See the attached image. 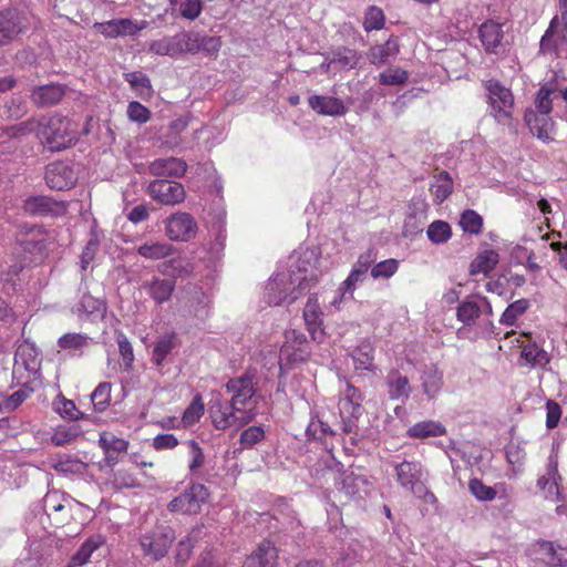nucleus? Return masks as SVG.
<instances>
[{
  "label": "nucleus",
  "mask_w": 567,
  "mask_h": 567,
  "mask_svg": "<svg viewBox=\"0 0 567 567\" xmlns=\"http://www.w3.org/2000/svg\"><path fill=\"white\" fill-rule=\"evenodd\" d=\"M318 265V248L293 251L288 258L287 270L278 271L268 279L262 301L267 306L291 305L318 282L321 275Z\"/></svg>",
  "instance_id": "f257e3e1"
},
{
  "label": "nucleus",
  "mask_w": 567,
  "mask_h": 567,
  "mask_svg": "<svg viewBox=\"0 0 567 567\" xmlns=\"http://www.w3.org/2000/svg\"><path fill=\"white\" fill-rule=\"evenodd\" d=\"M256 374L246 371L230 378L225 384L229 399H216L210 406L212 423L216 430H239L251 423L257 416Z\"/></svg>",
  "instance_id": "f03ea898"
},
{
  "label": "nucleus",
  "mask_w": 567,
  "mask_h": 567,
  "mask_svg": "<svg viewBox=\"0 0 567 567\" xmlns=\"http://www.w3.org/2000/svg\"><path fill=\"white\" fill-rule=\"evenodd\" d=\"M39 138L49 151L59 152L74 144L78 141V134L69 118L55 114L42 117Z\"/></svg>",
  "instance_id": "7ed1b4c3"
},
{
  "label": "nucleus",
  "mask_w": 567,
  "mask_h": 567,
  "mask_svg": "<svg viewBox=\"0 0 567 567\" xmlns=\"http://www.w3.org/2000/svg\"><path fill=\"white\" fill-rule=\"evenodd\" d=\"M213 290L208 285L188 282L178 299V311L188 318L207 319L212 313Z\"/></svg>",
  "instance_id": "20e7f679"
},
{
  "label": "nucleus",
  "mask_w": 567,
  "mask_h": 567,
  "mask_svg": "<svg viewBox=\"0 0 567 567\" xmlns=\"http://www.w3.org/2000/svg\"><path fill=\"white\" fill-rule=\"evenodd\" d=\"M493 308L489 300L481 295H472L458 302L456 319L464 327H480L483 331H491L493 327Z\"/></svg>",
  "instance_id": "39448f33"
},
{
  "label": "nucleus",
  "mask_w": 567,
  "mask_h": 567,
  "mask_svg": "<svg viewBox=\"0 0 567 567\" xmlns=\"http://www.w3.org/2000/svg\"><path fill=\"white\" fill-rule=\"evenodd\" d=\"M392 466L395 472L399 485L406 492L412 493L419 498L433 503L435 496L425 485V471L417 461H393Z\"/></svg>",
  "instance_id": "423d86ee"
},
{
  "label": "nucleus",
  "mask_w": 567,
  "mask_h": 567,
  "mask_svg": "<svg viewBox=\"0 0 567 567\" xmlns=\"http://www.w3.org/2000/svg\"><path fill=\"white\" fill-rule=\"evenodd\" d=\"M175 540V533L169 526L157 525L138 536L143 556L153 561L163 559Z\"/></svg>",
  "instance_id": "0eeeda50"
},
{
  "label": "nucleus",
  "mask_w": 567,
  "mask_h": 567,
  "mask_svg": "<svg viewBox=\"0 0 567 567\" xmlns=\"http://www.w3.org/2000/svg\"><path fill=\"white\" fill-rule=\"evenodd\" d=\"M486 90L489 114L498 124L509 126L513 121L514 111V96L511 90L497 81H488Z\"/></svg>",
  "instance_id": "6e6552de"
},
{
  "label": "nucleus",
  "mask_w": 567,
  "mask_h": 567,
  "mask_svg": "<svg viewBox=\"0 0 567 567\" xmlns=\"http://www.w3.org/2000/svg\"><path fill=\"white\" fill-rule=\"evenodd\" d=\"M560 16H555L539 42V53L558 56L567 34V0H559Z\"/></svg>",
  "instance_id": "1a4fd4ad"
},
{
  "label": "nucleus",
  "mask_w": 567,
  "mask_h": 567,
  "mask_svg": "<svg viewBox=\"0 0 567 567\" xmlns=\"http://www.w3.org/2000/svg\"><path fill=\"white\" fill-rule=\"evenodd\" d=\"M343 396L339 401V412L341 419V430L343 433H355L358 420L362 414V393L349 382L342 392Z\"/></svg>",
  "instance_id": "9d476101"
},
{
  "label": "nucleus",
  "mask_w": 567,
  "mask_h": 567,
  "mask_svg": "<svg viewBox=\"0 0 567 567\" xmlns=\"http://www.w3.org/2000/svg\"><path fill=\"white\" fill-rule=\"evenodd\" d=\"M310 355L307 337L297 330L285 332V341L279 352L280 369L292 363L302 362Z\"/></svg>",
  "instance_id": "9b49d317"
},
{
  "label": "nucleus",
  "mask_w": 567,
  "mask_h": 567,
  "mask_svg": "<svg viewBox=\"0 0 567 567\" xmlns=\"http://www.w3.org/2000/svg\"><path fill=\"white\" fill-rule=\"evenodd\" d=\"M208 496V489L203 484H193L182 494L173 498L168 503L167 509L171 513L187 515L197 514L199 513L202 505L207 501Z\"/></svg>",
  "instance_id": "f8f14e48"
},
{
  "label": "nucleus",
  "mask_w": 567,
  "mask_h": 567,
  "mask_svg": "<svg viewBox=\"0 0 567 567\" xmlns=\"http://www.w3.org/2000/svg\"><path fill=\"white\" fill-rule=\"evenodd\" d=\"M165 235L173 241H190L198 231L196 219L186 212H175L165 220Z\"/></svg>",
  "instance_id": "ddd939ff"
},
{
  "label": "nucleus",
  "mask_w": 567,
  "mask_h": 567,
  "mask_svg": "<svg viewBox=\"0 0 567 567\" xmlns=\"http://www.w3.org/2000/svg\"><path fill=\"white\" fill-rule=\"evenodd\" d=\"M561 447V443H554L551 453L548 457V465L546 474L537 480V486L542 492L545 499L550 502H558L561 498V492L558 486V482L561 481V476L558 473V452Z\"/></svg>",
  "instance_id": "4468645a"
},
{
  "label": "nucleus",
  "mask_w": 567,
  "mask_h": 567,
  "mask_svg": "<svg viewBox=\"0 0 567 567\" xmlns=\"http://www.w3.org/2000/svg\"><path fill=\"white\" fill-rule=\"evenodd\" d=\"M151 198L162 205L174 206L184 202L186 192L179 182L157 178L147 186Z\"/></svg>",
  "instance_id": "2eb2a0df"
},
{
  "label": "nucleus",
  "mask_w": 567,
  "mask_h": 567,
  "mask_svg": "<svg viewBox=\"0 0 567 567\" xmlns=\"http://www.w3.org/2000/svg\"><path fill=\"white\" fill-rule=\"evenodd\" d=\"M28 29V19L18 9L0 11V47L16 41Z\"/></svg>",
  "instance_id": "dca6fc26"
},
{
  "label": "nucleus",
  "mask_w": 567,
  "mask_h": 567,
  "mask_svg": "<svg viewBox=\"0 0 567 567\" xmlns=\"http://www.w3.org/2000/svg\"><path fill=\"white\" fill-rule=\"evenodd\" d=\"M146 20L133 21L128 18L112 19L110 21L95 23L94 28L105 38L115 39L118 37L136 35L147 27Z\"/></svg>",
  "instance_id": "f3484780"
},
{
  "label": "nucleus",
  "mask_w": 567,
  "mask_h": 567,
  "mask_svg": "<svg viewBox=\"0 0 567 567\" xmlns=\"http://www.w3.org/2000/svg\"><path fill=\"white\" fill-rule=\"evenodd\" d=\"M477 34L487 54H498L505 51V32L502 23L495 20H486L478 27Z\"/></svg>",
  "instance_id": "a211bd4d"
},
{
  "label": "nucleus",
  "mask_w": 567,
  "mask_h": 567,
  "mask_svg": "<svg viewBox=\"0 0 567 567\" xmlns=\"http://www.w3.org/2000/svg\"><path fill=\"white\" fill-rule=\"evenodd\" d=\"M45 183L49 188L55 190H68L72 188L78 176L72 166L64 162H54L47 166Z\"/></svg>",
  "instance_id": "6ab92c4d"
},
{
  "label": "nucleus",
  "mask_w": 567,
  "mask_h": 567,
  "mask_svg": "<svg viewBox=\"0 0 567 567\" xmlns=\"http://www.w3.org/2000/svg\"><path fill=\"white\" fill-rule=\"evenodd\" d=\"M323 318L317 293L310 295L303 309V320L315 341H321L324 336Z\"/></svg>",
  "instance_id": "aec40b11"
},
{
  "label": "nucleus",
  "mask_w": 567,
  "mask_h": 567,
  "mask_svg": "<svg viewBox=\"0 0 567 567\" xmlns=\"http://www.w3.org/2000/svg\"><path fill=\"white\" fill-rule=\"evenodd\" d=\"M384 386L390 400L400 401L402 403L409 400L412 392L409 378L402 374L398 369H391L386 373Z\"/></svg>",
  "instance_id": "412c9836"
},
{
  "label": "nucleus",
  "mask_w": 567,
  "mask_h": 567,
  "mask_svg": "<svg viewBox=\"0 0 567 567\" xmlns=\"http://www.w3.org/2000/svg\"><path fill=\"white\" fill-rule=\"evenodd\" d=\"M176 282L172 278H161L153 276L150 280H144L141 289L158 306L167 302L175 290Z\"/></svg>",
  "instance_id": "4be33fe9"
},
{
  "label": "nucleus",
  "mask_w": 567,
  "mask_h": 567,
  "mask_svg": "<svg viewBox=\"0 0 567 567\" xmlns=\"http://www.w3.org/2000/svg\"><path fill=\"white\" fill-rule=\"evenodd\" d=\"M65 209L62 202L44 195L30 196L23 202V210L31 216H54Z\"/></svg>",
  "instance_id": "5701e85b"
},
{
  "label": "nucleus",
  "mask_w": 567,
  "mask_h": 567,
  "mask_svg": "<svg viewBox=\"0 0 567 567\" xmlns=\"http://www.w3.org/2000/svg\"><path fill=\"white\" fill-rule=\"evenodd\" d=\"M99 446L104 453L105 464L113 468L118 463L120 455L126 453L128 441L123 437H117L112 433L104 432L100 434Z\"/></svg>",
  "instance_id": "b1692460"
},
{
  "label": "nucleus",
  "mask_w": 567,
  "mask_h": 567,
  "mask_svg": "<svg viewBox=\"0 0 567 567\" xmlns=\"http://www.w3.org/2000/svg\"><path fill=\"white\" fill-rule=\"evenodd\" d=\"M278 549L272 542L265 539L246 558L243 567H277Z\"/></svg>",
  "instance_id": "393cba45"
},
{
  "label": "nucleus",
  "mask_w": 567,
  "mask_h": 567,
  "mask_svg": "<svg viewBox=\"0 0 567 567\" xmlns=\"http://www.w3.org/2000/svg\"><path fill=\"white\" fill-rule=\"evenodd\" d=\"M309 106L324 116H342L348 112L344 102L334 96L313 94L308 99Z\"/></svg>",
  "instance_id": "a878e982"
},
{
  "label": "nucleus",
  "mask_w": 567,
  "mask_h": 567,
  "mask_svg": "<svg viewBox=\"0 0 567 567\" xmlns=\"http://www.w3.org/2000/svg\"><path fill=\"white\" fill-rule=\"evenodd\" d=\"M187 171V164L178 157L156 158L148 165V172L157 177H182Z\"/></svg>",
  "instance_id": "bb28decb"
},
{
  "label": "nucleus",
  "mask_w": 567,
  "mask_h": 567,
  "mask_svg": "<svg viewBox=\"0 0 567 567\" xmlns=\"http://www.w3.org/2000/svg\"><path fill=\"white\" fill-rule=\"evenodd\" d=\"M528 556L530 559L544 564L547 567L563 566L561 556L551 542L537 540L528 548Z\"/></svg>",
  "instance_id": "cd10ccee"
},
{
  "label": "nucleus",
  "mask_w": 567,
  "mask_h": 567,
  "mask_svg": "<svg viewBox=\"0 0 567 567\" xmlns=\"http://www.w3.org/2000/svg\"><path fill=\"white\" fill-rule=\"evenodd\" d=\"M106 539L101 534H93L89 536L78 548V550L71 556L65 567H82L86 565L92 555L100 549Z\"/></svg>",
  "instance_id": "c85d7f7f"
},
{
  "label": "nucleus",
  "mask_w": 567,
  "mask_h": 567,
  "mask_svg": "<svg viewBox=\"0 0 567 567\" xmlns=\"http://www.w3.org/2000/svg\"><path fill=\"white\" fill-rule=\"evenodd\" d=\"M65 95V86L59 83H50L37 86L31 92V101L39 107H45L59 103Z\"/></svg>",
  "instance_id": "c756f323"
},
{
  "label": "nucleus",
  "mask_w": 567,
  "mask_h": 567,
  "mask_svg": "<svg viewBox=\"0 0 567 567\" xmlns=\"http://www.w3.org/2000/svg\"><path fill=\"white\" fill-rule=\"evenodd\" d=\"M105 310V303L101 299L94 298L89 292H83L81 299L73 308V312L76 313L80 319L91 321L102 319Z\"/></svg>",
  "instance_id": "7c9ffc66"
},
{
  "label": "nucleus",
  "mask_w": 567,
  "mask_h": 567,
  "mask_svg": "<svg viewBox=\"0 0 567 567\" xmlns=\"http://www.w3.org/2000/svg\"><path fill=\"white\" fill-rule=\"evenodd\" d=\"M524 120L529 131L540 140L550 138V134L554 130V122L549 114L538 113L533 109H528L525 112Z\"/></svg>",
  "instance_id": "2f4dec72"
},
{
  "label": "nucleus",
  "mask_w": 567,
  "mask_h": 567,
  "mask_svg": "<svg viewBox=\"0 0 567 567\" xmlns=\"http://www.w3.org/2000/svg\"><path fill=\"white\" fill-rule=\"evenodd\" d=\"M23 270V264L20 260L11 259L0 266V281L7 293L16 292L21 287L20 274Z\"/></svg>",
  "instance_id": "473e14b6"
},
{
  "label": "nucleus",
  "mask_w": 567,
  "mask_h": 567,
  "mask_svg": "<svg viewBox=\"0 0 567 567\" xmlns=\"http://www.w3.org/2000/svg\"><path fill=\"white\" fill-rule=\"evenodd\" d=\"M423 393L429 400L436 398L443 385V373L434 365H425L420 377Z\"/></svg>",
  "instance_id": "72a5a7b5"
},
{
  "label": "nucleus",
  "mask_w": 567,
  "mask_h": 567,
  "mask_svg": "<svg viewBox=\"0 0 567 567\" xmlns=\"http://www.w3.org/2000/svg\"><path fill=\"white\" fill-rule=\"evenodd\" d=\"M92 339L83 333H65L58 340L60 349L65 350L72 357H81L85 349L90 346Z\"/></svg>",
  "instance_id": "f704fd0d"
},
{
  "label": "nucleus",
  "mask_w": 567,
  "mask_h": 567,
  "mask_svg": "<svg viewBox=\"0 0 567 567\" xmlns=\"http://www.w3.org/2000/svg\"><path fill=\"white\" fill-rule=\"evenodd\" d=\"M430 192L433 196V202L441 205L453 192V179L446 171L440 172L434 175L430 183Z\"/></svg>",
  "instance_id": "c9c22d12"
},
{
  "label": "nucleus",
  "mask_w": 567,
  "mask_h": 567,
  "mask_svg": "<svg viewBox=\"0 0 567 567\" xmlns=\"http://www.w3.org/2000/svg\"><path fill=\"white\" fill-rule=\"evenodd\" d=\"M354 370L359 374L365 372H373L374 365V349L370 343H361L351 353Z\"/></svg>",
  "instance_id": "e433bc0d"
},
{
  "label": "nucleus",
  "mask_w": 567,
  "mask_h": 567,
  "mask_svg": "<svg viewBox=\"0 0 567 567\" xmlns=\"http://www.w3.org/2000/svg\"><path fill=\"white\" fill-rule=\"evenodd\" d=\"M361 559V545L357 540H351L338 549L333 564L336 567H354Z\"/></svg>",
  "instance_id": "4c0bfd02"
},
{
  "label": "nucleus",
  "mask_w": 567,
  "mask_h": 567,
  "mask_svg": "<svg viewBox=\"0 0 567 567\" xmlns=\"http://www.w3.org/2000/svg\"><path fill=\"white\" fill-rule=\"evenodd\" d=\"M177 347V338L174 332L159 336L154 343L152 352V362L156 367H162L166 358Z\"/></svg>",
  "instance_id": "58836bf2"
},
{
  "label": "nucleus",
  "mask_w": 567,
  "mask_h": 567,
  "mask_svg": "<svg viewBox=\"0 0 567 567\" xmlns=\"http://www.w3.org/2000/svg\"><path fill=\"white\" fill-rule=\"evenodd\" d=\"M499 261V255L494 249H484L477 254L470 265L471 275H487Z\"/></svg>",
  "instance_id": "ea45409f"
},
{
  "label": "nucleus",
  "mask_w": 567,
  "mask_h": 567,
  "mask_svg": "<svg viewBox=\"0 0 567 567\" xmlns=\"http://www.w3.org/2000/svg\"><path fill=\"white\" fill-rule=\"evenodd\" d=\"M446 433L445 426L436 421L427 420L413 424L408 429V435L412 439L437 437Z\"/></svg>",
  "instance_id": "a19ab883"
},
{
  "label": "nucleus",
  "mask_w": 567,
  "mask_h": 567,
  "mask_svg": "<svg viewBox=\"0 0 567 567\" xmlns=\"http://www.w3.org/2000/svg\"><path fill=\"white\" fill-rule=\"evenodd\" d=\"M148 50L151 53L161 56L167 55L169 58H177L182 55V47H179L177 34L152 41L148 45Z\"/></svg>",
  "instance_id": "79ce46f5"
},
{
  "label": "nucleus",
  "mask_w": 567,
  "mask_h": 567,
  "mask_svg": "<svg viewBox=\"0 0 567 567\" xmlns=\"http://www.w3.org/2000/svg\"><path fill=\"white\" fill-rule=\"evenodd\" d=\"M399 53L398 39L391 37L385 43L375 45L370 50L369 59L374 65H382L395 58Z\"/></svg>",
  "instance_id": "37998d69"
},
{
  "label": "nucleus",
  "mask_w": 567,
  "mask_h": 567,
  "mask_svg": "<svg viewBox=\"0 0 567 567\" xmlns=\"http://www.w3.org/2000/svg\"><path fill=\"white\" fill-rule=\"evenodd\" d=\"M189 124V116H181L172 121L168 125L167 132L162 135V144L168 148L178 147L182 143V133Z\"/></svg>",
  "instance_id": "c03bdc74"
},
{
  "label": "nucleus",
  "mask_w": 567,
  "mask_h": 567,
  "mask_svg": "<svg viewBox=\"0 0 567 567\" xmlns=\"http://www.w3.org/2000/svg\"><path fill=\"white\" fill-rule=\"evenodd\" d=\"M173 246L163 241H148L137 247V254L146 259L157 260L169 257Z\"/></svg>",
  "instance_id": "a18cd8bd"
},
{
  "label": "nucleus",
  "mask_w": 567,
  "mask_h": 567,
  "mask_svg": "<svg viewBox=\"0 0 567 567\" xmlns=\"http://www.w3.org/2000/svg\"><path fill=\"white\" fill-rule=\"evenodd\" d=\"M367 485L368 480L364 476L350 473L342 477L339 491L350 498L361 497V494L367 491Z\"/></svg>",
  "instance_id": "49530a36"
},
{
  "label": "nucleus",
  "mask_w": 567,
  "mask_h": 567,
  "mask_svg": "<svg viewBox=\"0 0 567 567\" xmlns=\"http://www.w3.org/2000/svg\"><path fill=\"white\" fill-rule=\"evenodd\" d=\"M226 212L223 207H217L213 213L210 231L215 235L213 249L220 250L224 248L226 240Z\"/></svg>",
  "instance_id": "de8ad7c7"
},
{
  "label": "nucleus",
  "mask_w": 567,
  "mask_h": 567,
  "mask_svg": "<svg viewBox=\"0 0 567 567\" xmlns=\"http://www.w3.org/2000/svg\"><path fill=\"white\" fill-rule=\"evenodd\" d=\"M358 64V54L349 48H339L331 53L327 68L353 69Z\"/></svg>",
  "instance_id": "09e8293b"
},
{
  "label": "nucleus",
  "mask_w": 567,
  "mask_h": 567,
  "mask_svg": "<svg viewBox=\"0 0 567 567\" xmlns=\"http://www.w3.org/2000/svg\"><path fill=\"white\" fill-rule=\"evenodd\" d=\"M81 434V429L76 424L59 425L51 435V442L56 446H63L71 443Z\"/></svg>",
  "instance_id": "8fccbe9b"
},
{
  "label": "nucleus",
  "mask_w": 567,
  "mask_h": 567,
  "mask_svg": "<svg viewBox=\"0 0 567 567\" xmlns=\"http://www.w3.org/2000/svg\"><path fill=\"white\" fill-rule=\"evenodd\" d=\"M202 532V527H195L184 539L178 542L176 547V561L178 564H184L189 558L194 543L200 537Z\"/></svg>",
  "instance_id": "3c124183"
},
{
  "label": "nucleus",
  "mask_w": 567,
  "mask_h": 567,
  "mask_svg": "<svg viewBox=\"0 0 567 567\" xmlns=\"http://www.w3.org/2000/svg\"><path fill=\"white\" fill-rule=\"evenodd\" d=\"M52 467L63 474H76L83 468V463L68 454H58L52 460Z\"/></svg>",
  "instance_id": "603ef678"
},
{
  "label": "nucleus",
  "mask_w": 567,
  "mask_h": 567,
  "mask_svg": "<svg viewBox=\"0 0 567 567\" xmlns=\"http://www.w3.org/2000/svg\"><path fill=\"white\" fill-rule=\"evenodd\" d=\"M399 266L400 261L394 258L374 262L370 275L374 280L390 279L398 272Z\"/></svg>",
  "instance_id": "864d4df0"
},
{
  "label": "nucleus",
  "mask_w": 567,
  "mask_h": 567,
  "mask_svg": "<svg viewBox=\"0 0 567 567\" xmlns=\"http://www.w3.org/2000/svg\"><path fill=\"white\" fill-rule=\"evenodd\" d=\"M265 437L266 432L262 425H251L240 433L239 444L244 450H249L262 442Z\"/></svg>",
  "instance_id": "5fc2aeb1"
},
{
  "label": "nucleus",
  "mask_w": 567,
  "mask_h": 567,
  "mask_svg": "<svg viewBox=\"0 0 567 567\" xmlns=\"http://www.w3.org/2000/svg\"><path fill=\"white\" fill-rule=\"evenodd\" d=\"M427 238L436 245L446 243L452 236V229L449 223L435 220L431 223L426 230Z\"/></svg>",
  "instance_id": "6e6d98bb"
},
{
  "label": "nucleus",
  "mask_w": 567,
  "mask_h": 567,
  "mask_svg": "<svg viewBox=\"0 0 567 567\" xmlns=\"http://www.w3.org/2000/svg\"><path fill=\"white\" fill-rule=\"evenodd\" d=\"M529 308V300L527 299H518L511 305L507 306V308L504 310L499 322L504 326H513L517 318L522 316L527 309Z\"/></svg>",
  "instance_id": "4d7b16f0"
},
{
  "label": "nucleus",
  "mask_w": 567,
  "mask_h": 567,
  "mask_svg": "<svg viewBox=\"0 0 567 567\" xmlns=\"http://www.w3.org/2000/svg\"><path fill=\"white\" fill-rule=\"evenodd\" d=\"M91 401L95 411L104 412L111 402V383H100L92 392Z\"/></svg>",
  "instance_id": "13d9d810"
},
{
  "label": "nucleus",
  "mask_w": 567,
  "mask_h": 567,
  "mask_svg": "<svg viewBox=\"0 0 567 567\" xmlns=\"http://www.w3.org/2000/svg\"><path fill=\"white\" fill-rule=\"evenodd\" d=\"M37 358L38 353L35 349L29 344L19 346L14 355L16 363L19 364L21 362L28 371H34L37 369Z\"/></svg>",
  "instance_id": "bf43d9fd"
},
{
  "label": "nucleus",
  "mask_w": 567,
  "mask_h": 567,
  "mask_svg": "<svg viewBox=\"0 0 567 567\" xmlns=\"http://www.w3.org/2000/svg\"><path fill=\"white\" fill-rule=\"evenodd\" d=\"M468 488L474 497L481 502L493 501L497 495V489L495 487L485 485L478 478H472L468 482Z\"/></svg>",
  "instance_id": "052dcab7"
},
{
  "label": "nucleus",
  "mask_w": 567,
  "mask_h": 567,
  "mask_svg": "<svg viewBox=\"0 0 567 567\" xmlns=\"http://www.w3.org/2000/svg\"><path fill=\"white\" fill-rule=\"evenodd\" d=\"M378 252L371 247L367 251L359 255L350 271L360 274L367 277L368 271H371L372 265L377 261Z\"/></svg>",
  "instance_id": "680f3d73"
},
{
  "label": "nucleus",
  "mask_w": 567,
  "mask_h": 567,
  "mask_svg": "<svg viewBox=\"0 0 567 567\" xmlns=\"http://www.w3.org/2000/svg\"><path fill=\"white\" fill-rule=\"evenodd\" d=\"M460 226L465 233L480 234L483 227V218L475 210L467 209L461 215Z\"/></svg>",
  "instance_id": "e2e57ef3"
},
{
  "label": "nucleus",
  "mask_w": 567,
  "mask_h": 567,
  "mask_svg": "<svg viewBox=\"0 0 567 567\" xmlns=\"http://www.w3.org/2000/svg\"><path fill=\"white\" fill-rule=\"evenodd\" d=\"M384 21L385 18L383 11L375 6H371L365 11L363 28L367 32L381 30L384 27Z\"/></svg>",
  "instance_id": "0e129e2a"
},
{
  "label": "nucleus",
  "mask_w": 567,
  "mask_h": 567,
  "mask_svg": "<svg viewBox=\"0 0 567 567\" xmlns=\"http://www.w3.org/2000/svg\"><path fill=\"white\" fill-rule=\"evenodd\" d=\"M179 47H182V54L190 53L196 54L199 52L200 33L194 31H185L177 33Z\"/></svg>",
  "instance_id": "69168bd1"
},
{
  "label": "nucleus",
  "mask_w": 567,
  "mask_h": 567,
  "mask_svg": "<svg viewBox=\"0 0 567 567\" xmlns=\"http://www.w3.org/2000/svg\"><path fill=\"white\" fill-rule=\"evenodd\" d=\"M306 433L315 440H322L324 436L333 434V431L327 422L319 416H313L307 426Z\"/></svg>",
  "instance_id": "338daca9"
},
{
  "label": "nucleus",
  "mask_w": 567,
  "mask_h": 567,
  "mask_svg": "<svg viewBox=\"0 0 567 567\" xmlns=\"http://www.w3.org/2000/svg\"><path fill=\"white\" fill-rule=\"evenodd\" d=\"M383 85H401L408 81V72L400 68H390L379 75Z\"/></svg>",
  "instance_id": "774afa93"
}]
</instances>
